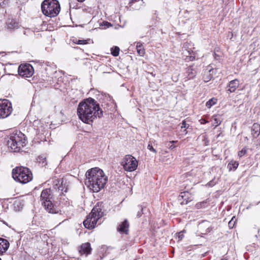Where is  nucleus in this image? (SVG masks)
<instances>
[{
    "label": "nucleus",
    "mask_w": 260,
    "mask_h": 260,
    "mask_svg": "<svg viewBox=\"0 0 260 260\" xmlns=\"http://www.w3.org/2000/svg\"><path fill=\"white\" fill-rule=\"evenodd\" d=\"M200 123L203 124H205L208 122L207 120H206V119H203V118H202L201 119H200Z\"/></svg>",
    "instance_id": "obj_42"
},
{
    "label": "nucleus",
    "mask_w": 260,
    "mask_h": 260,
    "mask_svg": "<svg viewBox=\"0 0 260 260\" xmlns=\"http://www.w3.org/2000/svg\"><path fill=\"white\" fill-rule=\"evenodd\" d=\"M26 142L24 135L20 131H15L8 136L7 145L14 152H19L26 145Z\"/></svg>",
    "instance_id": "obj_3"
},
{
    "label": "nucleus",
    "mask_w": 260,
    "mask_h": 260,
    "mask_svg": "<svg viewBox=\"0 0 260 260\" xmlns=\"http://www.w3.org/2000/svg\"><path fill=\"white\" fill-rule=\"evenodd\" d=\"M37 161L42 166H45L47 165L46 158L44 155L39 156L37 159Z\"/></svg>",
    "instance_id": "obj_26"
},
{
    "label": "nucleus",
    "mask_w": 260,
    "mask_h": 260,
    "mask_svg": "<svg viewBox=\"0 0 260 260\" xmlns=\"http://www.w3.org/2000/svg\"><path fill=\"white\" fill-rule=\"evenodd\" d=\"M121 165L125 171L132 172L136 170L138 167V162L133 156L126 155L122 159Z\"/></svg>",
    "instance_id": "obj_8"
},
{
    "label": "nucleus",
    "mask_w": 260,
    "mask_h": 260,
    "mask_svg": "<svg viewBox=\"0 0 260 260\" xmlns=\"http://www.w3.org/2000/svg\"><path fill=\"white\" fill-rule=\"evenodd\" d=\"M187 127H187V124L186 123L185 121H183L181 123V128H187Z\"/></svg>",
    "instance_id": "obj_41"
},
{
    "label": "nucleus",
    "mask_w": 260,
    "mask_h": 260,
    "mask_svg": "<svg viewBox=\"0 0 260 260\" xmlns=\"http://www.w3.org/2000/svg\"><path fill=\"white\" fill-rule=\"evenodd\" d=\"M9 245L10 243L7 240L0 238V255L3 254L7 251Z\"/></svg>",
    "instance_id": "obj_16"
},
{
    "label": "nucleus",
    "mask_w": 260,
    "mask_h": 260,
    "mask_svg": "<svg viewBox=\"0 0 260 260\" xmlns=\"http://www.w3.org/2000/svg\"><path fill=\"white\" fill-rule=\"evenodd\" d=\"M77 114L83 122L91 124L98 117L100 118L103 116V111L94 99L89 98L79 103Z\"/></svg>",
    "instance_id": "obj_1"
},
{
    "label": "nucleus",
    "mask_w": 260,
    "mask_h": 260,
    "mask_svg": "<svg viewBox=\"0 0 260 260\" xmlns=\"http://www.w3.org/2000/svg\"><path fill=\"white\" fill-rule=\"evenodd\" d=\"M239 166V163L237 161L231 160L228 165V168L230 171H235Z\"/></svg>",
    "instance_id": "obj_24"
},
{
    "label": "nucleus",
    "mask_w": 260,
    "mask_h": 260,
    "mask_svg": "<svg viewBox=\"0 0 260 260\" xmlns=\"http://www.w3.org/2000/svg\"><path fill=\"white\" fill-rule=\"evenodd\" d=\"M131 6L136 9H139L144 4L143 0H131Z\"/></svg>",
    "instance_id": "obj_23"
},
{
    "label": "nucleus",
    "mask_w": 260,
    "mask_h": 260,
    "mask_svg": "<svg viewBox=\"0 0 260 260\" xmlns=\"http://www.w3.org/2000/svg\"><path fill=\"white\" fill-rule=\"evenodd\" d=\"M211 77L210 76V75L207 76V77H205V76L204 77V79L205 82H208L209 81H210L211 80Z\"/></svg>",
    "instance_id": "obj_40"
},
{
    "label": "nucleus",
    "mask_w": 260,
    "mask_h": 260,
    "mask_svg": "<svg viewBox=\"0 0 260 260\" xmlns=\"http://www.w3.org/2000/svg\"><path fill=\"white\" fill-rule=\"evenodd\" d=\"M147 148L151 151H152L154 153H156V151L155 149L153 148L151 144L149 143L147 146Z\"/></svg>",
    "instance_id": "obj_36"
},
{
    "label": "nucleus",
    "mask_w": 260,
    "mask_h": 260,
    "mask_svg": "<svg viewBox=\"0 0 260 260\" xmlns=\"http://www.w3.org/2000/svg\"><path fill=\"white\" fill-rule=\"evenodd\" d=\"M177 142V141H170L169 143L171 144L170 145H169V148L171 150H172L174 148H175V146H174L173 145V143H176Z\"/></svg>",
    "instance_id": "obj_34"
},
{
    "label": "nucleus",
    "mask_w": 260,
    "mask_h": 260,
    "mask_svg": "<svg viewBox=\"0 0 260 260\" xmlns=\"http://www.w3.org/2000/svg\"><path fill=\"white\" fill-rule=\"evenodd\" d=\"M194 49L193 45L191 42H186L184 43L182 47L183 51H186L188 55H191Z\"/></svg>",
    "instance_id": "obj_19"
},
{
    "label": "nucleus",
    "mask_w": 260,
    "mask_h": 260,
    "mask_svg": "<svg viewBox=\"0 0 260 260\" xmlns=\"http://www.w3.org/2000/svg\"><path fill=\"white\" fill-rule=\"evenodd\" d=\"M138 53L140 56H143L145 54V50L143 47L142 44L140 42H138L136 46Z\"/></svg>",
    "instance_id": "obj_25"
},
{
    "label": "nucleus",
    "mask_w": 260,
    "mask_h": 260,
    "mask_svg": "<svg viewBox=\"0 0 260 260\" xmlns=\"http://www.w3.org/2000/svg\"><path fill=\"white\" fill-rule=\"evenodd\" d=\"M103 216V212L102 209L99 207H94L91 212L87 216L86 219L83 221L84 226L88 229L94 228L98 221Z\"/></svg>",
    "instance_id": "obj_6"
},
{
    "label": "nucleus",
    "mask_w": 260,
    "mask_h": 260,
    "mask_svg": "<svg viewBox=\"0 0 260 260\" xmlns=\"http://www.w3.org/2000/svg\"><path fill=\"white\" fill-rule=\"evenodd\" d=\"M178 200H182L181 204H187L188 202L192 200V197L188 191H183L180 193L178 197Z\"/></svg>",
    "instance_id": "obj_13"
},
{
    "label": "nucleus",
    "mask_w": 260,
    "mask_h": 260,
    "mask_svg": "<svg viewBox=\"0 0 260 260\" xmlns=\"http://www.w3.org/2000/svg\"><path fill=\"white\" fill-rule=\"evenodd\" d=\"M236 222V219L235 216L233 217L231 220L229 222L228 225L230 229L234 228Z\"/></svg>",
    "instance_id": "obj_29"
},
{
    "label": "nucleus",
    "mask_w": 260,
    "mask_h": 260,
    "mask_svg": "<svg viewBox=\"0 0 260 260\" xmlns=\"http://www.w3.org/2000/svg\"><path fill=\"white\" fill-rule=\"evenodd\" d=\"M240 82L239 80L235 79L229 82L227 86V91L230 93L234 92L236 91V89L239 87Z\"/></svg>",
    "instance_id": "obj_15"
},
{
    "label": "nucleus",
    "mask_w": 260,
    "mask_h": 260,
    "mask_svg": "<svg viewBox=\"0 0 260 260\" xmlns=\"http://www.w3.org/2000/svg\"><path fill=\"white\" fill-rule=\"evenodd\" d=\"M91 248L89 243L83 244L80 247L79 252L81 255L85 254L87 256L91 252Z\"/></svg>",
    "instance_id": "obj_18"
},
{
    "label": "nucleus",
    "mask_w": 260,
    "mask_h": 260,
    "mask_svg": "<svg viewBox=\"0 0 260 260\" xmlns=\"http://www.w3.org/2000/svg\"><path fill=\"white\" fill-rule=\"evenodd\" d=\"M33 73V68L29 64H21L18 68L19 75L22 77H30Z\"/></svg>",
    "instance_id": "obj_10"
},
{
    "label": "nucleus",
    "mask_w": 260,
    "mask_h": 260,
    "mask_svg": "<svg viewBox=\"0 0 260 260\" xmlns=\"http://www.w3.org/2000/svg\"><path fill=\"white\" fill-rule=\"evenodd\" d=\"M217 100L214 98L211 99L206 104L207 108H210L212 106L216 103Z\"/></svg>",
    "instance_id": "obj_27"
},
{
    "label": "nucleus",
    "mask_w": 260,
    "mask_h": 260,
    "mask_svg": "<svg viewBox=\"0 0 260 260\" xmlns=\"http://www.w3.org/2000/svg\"><path fill=\"white\" fill-rule=\"evenodd\" d=\"M213 121H214V122L213 123V125H214L215 127L217 126L221 123V121L220 120V119H219L217 117L214 118Z\"/></svg>",
    "instance_id": "obj_32"
},
{
    "label": "nucleus",
    "mask_w": 260,
    "mask_h": 260,
    "mask_svg": "<svg viewBox=\"0 0 260 260\" xmlns=\"http://www.w3.org/2000/svg\"><path fill=\"white\" fill-rule=\"evenodd\" d=\"M119 53V48L117 46H115L114 48H111V54L114 56H117Z\"/></svg>",
    "instance_id": "obj_28"
},
{
    "label": "nucleus",
    "mask_w": 260,
    "mask_h": 260,
    "mask_svg": "<svg viewBox=\"0 0 260 260\" xmlns=\"http://www.w3.org/2000/svg\"><path fill=\"white\" fill-rule=\"evenodd\" d=\"M88 40H77V39H74L73 40V42L75 44H87Z\"/></svg>",
    "instance_id": "obj_30"
},
{
    "label": "nucleus",
    "mask_w": 260,
    "mask_h": 260,
    "mask_svg": "<svg viewBox=\"0 0 260 260\" xmlns=\"http://www.w3.org/2000/svg\"><path fill=\"white\" fill-rule=\"evenodd\" d=\"M0 260H2L1 258H0Z\"/></svg>",
    "instance_id": "obj_48"
},
{
    "label": "nucleus",
    "mask_w": 260,
    "mask_h": 260,
    "mask_svg": "<svg viewBox=\"0 0 260 260\" xmlns=\"http://www.w3.org/2000/svg\"><path fill=\"white\" fill-rule=\"evenodd\" d=\"M45 209L48 212L50 213H57L58 212V210L56 206H54V205L52 203V201H51V205H49V206H47L45 205H42Z\"/></svg>",
    "instance_id": "obj_21"
},
{
    "label": "nucleus",
    "mask_w": 260,
    "mask_h": 260,
    "mask_svg": "<svg viewBox=\"0 0 260 260\" xmlns=\"http://www.w3.org/2000/svg\"><path fill=\"white\" fill-rule=\"evenodd\" d=\"M52 186L53 188L56 190L61 191V193L59 194L58 200L60 204L68 206L69 205V202L66 200V197L63 194L64 192H67L68 189V186L66 185V182H64L63 179H58L56 177L52 178Z\"/></svg>",
    "instance_id": "obj_7"
},
{
    "label": "nucleus",
    "mask_w": 260,
    "mask_h": 260,
    "mask_svg": "<svg viewBox=\"0 0 260 260\" xmlns=\"http://www.w3.org/2000/svg\"><path fill=\"white\" fill-rule=\"evenodd\" d=\"M12 177L16 181L25 184L32 179V175L29 170L25 167H16L12 171Z\"/></svg>",
    "instance_id": "obj_5"
},
{
    "label": "nucleus",
    "mask_w": 260,
    "mask_h": 260,
    "mask_svg": "<svg viewBox=\"0 0 260 260\" xmlns=\"http://www.w3.org/2000/svg\"><path fill=\"white\" fill-rule=\"evenodd\" d=\"M42 13L46 16L54 17L60 12V5L57 0H44L41 5Z\"/></svg>",
    "instance_id": "obj_4"
},
{
    "label": "nucleus",
    "mask_w": 260,
    "mask_h": 260,
    "mask_svg": "<svg viewBox=\"0 0 260 260\" xmlns=\"http://www.w3.org/2000/svg\"><path fill=\"white\" fill-rule=\"evenodd\" d=\"M257 234H258V236L259 237H260V228L258 229ZM256 237H257V235H256Z\"/></svg>",
    "instance_id": "obj_44"
},
{
    "label": "nucleus",
    "mask_w": 260,
    "mask_h": 260,
    "mask_svg": "<svg viewBox=\"0 0 260 260\" xmlns=\"http://www.w3.org/2000/svg\"><path fill=\"white\" fill-rule=\"evenodd\" d=\"M216 183L217 182L216 181H214V180H212L210 182H209L207 184L208 186L212 187L214 185H215L216 184Z\"/></svg>",
    "instance_id": "obj_38"
},
{
    "label": "nucleus",
    "mask_w": 260,
    "mask_h": 260,
    "mask_svg": "<svg viewBox=\"0 0 260 260\" xmlns=\"http://www.w3.org/2000/svg\"><path fill=\"white\" fill-rule=\"evenodd\" d=\"M247 152V149L246 147L243 148L241 151L238 152V156L240 157L244 156Z\"/></svg>",
    "instance_id": "obj_31"
},
{
    "label": "nucleus",
    "mask_w": 260,
    "mask_h": 260,
    "mask_svg": "<svg viewBox=\"0 0 260 260\" xmlns=\"http://www.w3.org/2000/svg\"><path fill=\"white\" fill-rule=\"evenodd\" d=\"M52 197L53 196L51 194V190L50 188L43 190L40 196L42 205H45L47 206L51 205V201L52 199Z\"/></svg>",
    "instance_id": "obj_11"
},
{
    "label": "nucleus",
    "mask_w": 260,
    "mask_h": 260,
    "mask_svg": "<svg viewBox=\"0 0 260 260\" xmlns=\"http://www.w3.org/2000/svg\"><path fill=\"white\" fill-rule=\"evenodd\" d=\"M198 229L202 234H207L211 230L210 222L208 221H203L199 224Z\"/></svg>",
    "instance_id": "obj_12"
},
{
    "label": "nucleus",
    "mask_w": 260,
    "mask_h": 260,
    "mask_svg": "<svg viewBox=\"0 0 260 260\" xmlns=\"http://www.w3.org/2000/svg\"><path fill=\"white\" fill-rule=\"evenodd\" d=\"M8 3L7 0H0V7H4Z\"/></svg>",
    "instance_id": "obj_35"
},
{
    "label": "nucleus",
    "mask_w": 260,
    "mask_h": 260,
    "mask_svg": "<svg viewBox=\"0 0 260 260\" xmlns=\"http://www.w3.org/2000/svg\"><path fill=\"white\" fill-rule=\"evenodd\" d=\"M221 260H226V259H224V258H223V259H221Z\"/></svg>",
    "instance_id": "obj_47"
},
{
    "label": "nucleus",
    "mask_w": 260,
    "mask_h": 260,
    "mask_svg": "<svg viewBox=\"0 0 260 260\" xmlns=\"http://www.w3.org/2000/svg\"><path fill=\"white\" fill-rule=\"evenodd\" d=\"M19 204L20 205V203L19 202L15 203V205H17L18 206H19Z\"/></svg>",
    "instance_id": "obj_45"
},
{
    "label": "nucleus",
    "mask_w": 260,
    "mask_h": 260,
    "mask_svg": "<svg viewBox=\"0 0 260 260\" xmlns=\"http://www.w3.org/2000/svg\"><path fill=\"white\" fill-rule=\"evenodd\" d=\"M214 58L216 60H218L219 59V57H220V56L216 54V53L214 54Z\"/></svg>",
    "instance_id": "obj_43"
},
{
    "label": "nucleus",
    "mask_w": 260,
    "mask_h": 260,
    "mask_svg": "<svg viewBox=\"0 0 260 260\" xmlns=\"http://www.w3.org/2000/svg\"><path fill=\"white\" fill-rule=\"evenodd\" d=\"M178 237L179 240H181L183 239V238L184 237L183 232L182 231L181 232H179L178 233Z\"/></svg>",
    "instance_id": "obj_39"
},
{
    "label": "nucleus",
    "mask_w": 260,
    "mask_h": 260,
    "mask_svg": "<svg viewBox=\"0 0 260 260\" xmlns=\"http://www.w3.org/2000/svg\"><path fill=\"white\" fill-rule=\"evenodd\" d=\"M19 27V23L15 20H10L7 22V28L10 30L17 29Z\"/></svg>",
    "instance_id": "obj_22"
},
{
    "label": "nucleus",
    "mask_w": 260,
    "mask_h": 260,
    "mask_svg": "<svg viewBox=\"0 0 260 260\" xmlns=\"http://www.w3.org/2000/svg\"><path fill=\"white\" fill-rule=\"evenodd\" d=\"M11 103L8 100H0V118L8 117L12 112Z\"/></svg>",
    "instance_id": "obj_9"
},
{
    "label": "nucleus",
    "mask_w": 260,
    "mask_h": 260,
    "mask_svg": "<svg viewBox=\"0 0 260 260\" xmlns=\"http://www.w3.org/2000/svg\"><path fill=\"white\" fill-rule=\"evenodd\" d=\"M197 71L193 66H189L185 72L186 78L188 80L193 78L196 75Z\"/></svg>",
    "instance_id": "obj_17"
},
{
    "label": "nucleus",
    "mask_w": 260,
    "mask_h": 260,
    "mask_svg": "<svg viewBox=\"0 0 260 260\" xmlns=\"http://www.w3.org/2000/svg\"><path fill=\"white\" fill-rule=\"evenodd\" d=\"M129 223L127 219H125L122 222L117 228V231L120 234H128Z\"/></svg>",
    "instance_id": "obj_14"
},
{
    "label": "nucleus",
    "mask_w": 260,
    "mask_h": 260,
    "mask_svg": "<svg viewBox=\"0 0 260 260\" xmlns=\"http://www.w3.org/2000/svg\"><path fill=\"white\" fill-rule=\"evenodd\" d=\"M251 132L253 137L257 138L260 134V124L254 123L251 127Z\"/></svg>",
    "instance_id": "obj_20"
},
{
    "label": "nucleus",
    "mask_w": 260,
    "mask_h": 260,
    "mask_svg": "<svg viewBox=\"0 0 260 260\" xmlns=\"http://www.w3.org/2000/svg\"><path fill=\"white\" fill-rule=\"evenodd\" d=\"M206 204V202H201L199 204H197V206L198 208H202V207H205Z\"/></svg>",
    "instance_id": "obj_37"
},
{
    "label": "nucleus",
    "mask_w": 260,
    "mask_h": 260,
    "mask_svg": "<svg viewBox=\"0 0 260 260\" xmlns=\"http://www.w3.org/2000/svg\"><path fill=\"white\" fill-rule=\"evenodd\" d=\"M85 184L92 192H98L106 185L108 177L103 171L97 167L88 170L85 174Z\"/></svg>",
    "instance_id": "obj_2"
},
{
    "label": "nucleus",
    "mask_w": 260,
    "mask_h": 260,
    "mask_svg": "<svg viewBox=\"0 0 260 260\" xmlns=\"http://www.w3.org/2000/svg\"><path fill=\"white\" fill-rule=\"evenodd\" d=\"M138 209L139 210L138 211V213H137V216L138 217H140L142 216V215L143 214V207H142V206H139L138 207Z\"/></svg>",
    "instance_id": "obj_33"
},
{
    "label": "nucleus",
    "mask_w": 260,
    "mask_h": 260,
    "mask_svg": "<svg viewBox=\"0 0 260 260\" xmlns=\"http://www.w3.org/2000/svg\"><path fill=\"white\" fill-rule=\"evenodd\" d=\"M77 1L79 2H82L84 1L85 0H77Z\"/></svg>",
    "instance_id": "obj_46"
}]
</instances>
